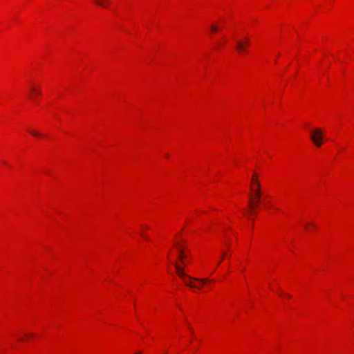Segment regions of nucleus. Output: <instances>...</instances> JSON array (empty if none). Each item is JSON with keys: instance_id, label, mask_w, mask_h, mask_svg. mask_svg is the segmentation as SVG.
<instances>
[{"instance_id": "f257e3e1", "label": "nucleus", "mask_w": 354, "mask_h": 354, "mask_svg": "<svg viewBox=\"0 0 354 354\" xmlns=\"http://www.w3.org/2000/svg\"><path fill=\"white\" fill-rule=\"evenodd\" d=\"M256 177L257 174H254L252 178V183L253 186L251 188L254 192V195L250 197V207L252 209L250 212L251 214L254 213L256 209L258 207V205L260 203V198L261 197V185Z\"/></svg>"}, {"instance_id": "f03ea898", "label": "nucleus", "mask_w": 354, "mask_h": 354, "mask_svg": "<svg viewBox=\"0 0 354 354\" xmlns=\"http://www.w3.org/2000/svg\"><path fill=\"white\" fill-rule=\"evenodd\" d=\"M174 265L175 266L176 272L178 274V276L183 279L185 284L189 287H197L196 284L193 283L192 280L198 281L200 283H202L203 284H205L208 281L207 279H198L188 276L184 272V268L180 266L176 262L174 263Z\"/></svg>"}, {"instance_id": "7ed1b4c3", "label": "nucleus", "mask_w": 354, "mask_h": 354, "mask_svg": "<svg viewBox=\"0 0 354 354\" xmlns=\"http://www.w3.org/2000/svg\"><path fill=\"white\" fill-rule=\"evenodd\" d=\"M323 131L320 129H315L310 134V139L317 147H320L322 145V136Z\"/></svg>"}, {"instance_id": "20e7f679", "label": "nucleus", "mask_w": 354, "mask_h": 354, "mask_svg": "<svg viewBox=\"0 0 354 354\" xmlns=\"http://www.w3.org/2000/svg\"><path fill=\"white\" fill-rule=\"evenodd\" d=\"M250 39L245 37L243 41L239 40L236 42V49L240 54H245L246 53V48L250 46Z\"/></svg>"}, {"instance_id": "39448f33", "label": "nucleus", "mask_w": 354, "mask_h": 354, "mask_svg": "<svg viewBox=\"0 0 354 354\" xmlns=\"http://www.w3.org/2000/svg\"><path fill=\"white\" fill-rule=\"evenodd\" d=\"M30 91H31V94L30 95V97L34 98L35 96L41 95L40 88L39 87H37V86H34V85H32L30 87Z\"/></svg>"}, {"instance_id": "423d86ee", "label": "nucleus", "mask_w": 354, "mask_h": 354, "mask_svg": "<svg viewBox=\"0 0 354 354\" xmlns=\"http://www.w3.org/2000/svg\"><path fill=\"white\" fill-rule=\"evenodd\" d=\"M176 247L178 248V250L179 252V256H178L179 259L180 260V261L182 263H183L184 260L186 257L185 252H184V249L182 247H180V245H178V244H176Z\"/></svg>"}, {"instance_id": "0eeeda50", "label": "nucleus", "mask_w": 354, "mask_h": 354, "mask_svg": "<svg viewBox=\"0 0 354 354\" xmlns=\"http://www.w3.org/2000/svg\"><path fill=\"white\" fill-rule=\"evenodd\" d=\"M95 3L99 6L106 8L108 5V0H93Z\"/></svg>"}, {"instance_id": "6e6552de", "label": "nucleus", "mask_w": 354, "mask_h": 354, "mask_svg": "<svg viewBox=\"0 0 354 354\" xmlns=\"http://www.w3.org/2000/svg\"><path fill=\"white\" fill-rule=\"evenodd\" d=\"M30 133L32 136H37H37H41L38 132H37L36 131H34V130L30 131Z\"/></svg>"}, {"instance_id": "1a4fd4ad", "label": "nucleus", "mask_w": 354, "mask_h": 354, "mask_svg": "<svg viewBox=\"0 0 354 354\" xmlns=\"http://www.w3.org/2000/svg\"><path fill=\"white\" fill-rule=\"evenodd\" d=\"M211 30H212V32H217V30H218V28H217V26H215V25H212V26H211Z\"/></svg>"}, {"instance_id": "9d476101", "label": "nucleus", "mask_w": 354, "mask_h": 354, "mask_svg": "<svg viewBox=\"0 0 354 354\" xmlns=\"http://www.w3.org/2000/svg\"><path fill=\"white\" fill-rule=\"evenodd\" d=\"M225 257V252H223V254H222V257H221V260H220V261L218 262V265H217V266H218V265L220 264V263H221V262L224 259Z\"/></svg>"}, {"instance_id": "9b49d317", "label": "nucleus", "mask_w": 354, "mask_h": 354, "mask_svg": "<svg viewBox=\"0 0 354 354\" xmlns=\"http://www.w3.org/2000/svg\"><path fill=\"white\" fill-rule=\"evenodd\" d=\"M201 283V285H198H198H196V286H197V287H194V288H198V289H200V288H201L202 285H203L202 283Z\"/></svg>"}, {"instance_id": "f8f14e48", "label": "nucleus", "mask_w": 354, "mask_h": 354, "mask_svg": "<svg viewBox=\"0 0 354 354\" xmlns=\"http://www.w3.org/2000/svg\"><path fill=\"white\" fill-rule=\"evenodd\" d=\"M29 335L30 337H34V335H34V334H30V335Z\"/></svg>"}, {"instance_id": "ddd939ff", "label": "nucleus", "mask_w": 354, "mask_h": 354, "mask_svg": "<svg viewBox=\"0 0 354 354\" xmlns=\"http://www.w3.org/2000/svg\"><path fill=\"white\" fill-rule=\"evenodd\" d=\"M287 295V298H290V295Z\"/></svg>"}, {"instance_id": "4468645a", "label": "nucleus", "mask_w": 354, "mask_h": 354, "mask_svg": "<svg viewBox=\"0 0 354 354\" xmlns=\"http://www.w3.org/2000/svg\"><path fill=\"white\" fill-rule=\"evenodd\" d=\"M134 354H141V352H138V353H136Z\"/></svg>"}]
</instances>
